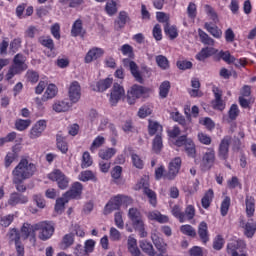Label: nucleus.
<instances>
[{
	"label": "nucleus",
	"instance_id": "obj_38",
	"mask_svg": "<svg viewBox=\"0 0 256 256\" xmlns=\"http://www.w3.org/2000/svg\"><path fill=\"white\" fill-rule=\"evenodd\" d=\"M164 33L170 37V39H177L179 33L177 27L171 26L169 23L164 24Z\"/></svg>",
	"mask_w": 256,
	"mask_h": 256
},
{
	"label": "nucleus",
	"instance_id": "obj_54",
	"mask_svg": "<svg viewBox=\"0 0 256 256\" xmlns=\"http://www.w3.org/2000/svg\"><path fill=\"white\" fill-rule=\"evenodd\" d=\"M136 191H139L143 189V192H145L146 189H149V177L144 176L140 179V181L135 186Z\"/></svg>",
	"mask_w": 256,
	"mask_h": 256
},
{
	"label": "nucleus",
	"instance_id": "obj_25",
	"mask_svg": "<svg viewBox=\"0 0 256 256\" xmlns=\"http://www.w3.org/2000/svg\"><path fill=\"white\" fill-rule=\"evenodd\" d=\"M148 133L153 137V135H161L163 133V126L155 120H149L148 123Z\"/></svg>",
	"mask_w": 256,
	"mask_h": 256
},
{
	"label": "nucleus",
	"instance_id": "obj_45",
	"mask_svg": "<svg viewBox=\"0 0 256 256\" xmlns=\"http://www.w3.org/2000/svg\"><path fill=\"white\" fill-rule=\"evenodd\" d=\"M213 190L209 189L204 197L202 198V207L204 209H209V206L211 205V201H213Z\"/></svg>",
	"mask_w": 256,
	"mask_h": 256
},
{
	"label": "nucleus",
	"instance_id": "obj_2",
	"mask_svg": "<svg viewBox=\"0 0 256 256\" xmlns=\"http://www.w3.org/2000/svg\"><path fill=\"white\" fill-rule=\"evenodd\" d=\"M129 204L131 203V198L123 195H118L113 197L112 199L109 200V202L106 204L104 208V215H109L113 213V211H117L119 207L123 204Z\"/></svg>",
	"mask_w": 256,
	"mask_h": 256
},
{
	"label": "nucleus",
	"instance_id": "obj_36",
	"mask_svg": "<svg viewBox=\"0 0 256 256\" xmlns=\"http://www.w3.org/2000/svg\"><path fill=\"white\" fill-rule=\"evenodd\" d=\"M66 203H69V198L67 196H65V194H64L63 197L58 198L56 200V204H55L56 213H63V211H65Z\"/></svg>",
	"mask_w": 256,
	"mask_h": 256
},
{
	"label": "nucleus",
	"instance_id": "obj_17",
	"mask_svg": "<svg viewBox=\"0 0 256 256\" xmlns=\"http://www.w3.org/2000/svg\"><path fill=\"white\" fill-rule=\"evenodd\" d=\"M105 50L102 48L94 47L90 49L85 56V63H92V61H97L100 57H103Z\"/></svg>",
	"mask_w": 256,
	"mask_h": 256
},
{
	"label": "nucleus",
	"instance_id": "obj_37",
	"mask_svg": "<svg viewBox=\"0 0 256 256\" xmlns=\"http://www.w3.org/2000/svg\"><path fill=\"white\" fill-rule=\"evenodd\" d=\"M204 27L208 31V33L212 34L216 39H219V37H221L222 32L217 26H215L209 22H206L204 24Z\"/></svg>",
	"mask_w": 256,
	"mask_h": 256
},
{
	"label": "nucleus",
	"instance_id": "obj_22",
	"mask_svg": "<svg viewBox=\"0 0 256 256\" xmlns=\"http://www.w3.org/2000/svg\"><path fill=\"white\" fill-rule=\"evenodd\" d=\"M241 227L244 229V235L246 237L251 238L253 235H255L256 231V222L253 220H249L248 222H240Z\"/></svg>",
	"mask_w": 256,
	"mask_h": 256
},
{
	"label": "nucleus",
	"instance_id": "obj_53",
	"mask_svg": "<svg viewBox=\"0 0 256 256\" xmlns=\"http://www.w3.org/2000/svg\"><path fill=\"white\" fill-rule=\"evenodd\" d=\"M93 165V159L91 158V154L89 152H84L82 156V169H87V167H91Z\"/></svg>",
	"mask_w": 256,
	"mask_h": 256
},
{
	"label": "nucleus",
	"instance_id": "obj_14",
	"mask_svg": "<svg viewBox=\"0 0 256 256\" xmlns=\"http://www.w3.org/2000/svg\"><path fill=\"white\" fill-rule=\"evenodd\" d=\"M214 163H215V149L208 148L202 157L201 167H204V169H211Z\"/></svg>",
	"mask_w": 256,
	"mask_h": 256
},
{
	"label": "nucleus",
	"instance_id": "obj_59",
	"mask_svg": "<svg viewBox=\"0 0 256 256\" xmlns=\"http://www.w3.org/2000/svg\"><path fill=\"white\" fill-rule=\"evenodd\" d=\"M131 159H132V163L134 165V167H136V169H143V159H141V157L137 154H132L131 155Z\"/></svg>",
	"mask_w": 256,
	"mask_h": 256
},
{
	"label": "nucleus",
	"instance_id": "obj_4",
	"mask_svg": "<svg viewBox=\"0 0 256 256\" xmlns=\"http://www.w3.org/2000/svg\"><path fill=\"white\" fill-rule=\"evenodd\" d=\"M48 179L57 183L59 189L65 190L67 187H69V177H67V175H65V173L59 169H55L49 173Z\"/></svg>",
	"mask_w": 256,
	"mask_h": 256
},
{
	"label": "nucleus",
	"instance_id": "obj_56",
	"mask_svg": "<svg viewBox=\"0 0 256 256\" xmlns=\"http://www.w3.org/2000/svg\"><path fill=\"white\" fill-rule=\"evenodd\" d=\"M239 113V106H237V104H232L228 112L229 119H231V121H235V119L239 117Z\"/></svg>",
	"mask_w": 256,
	"mask_h": 256
},
{
	"label": "nucleus",
	"instance_id": "obj_13",
	"mask_svg": "<svg viewBox=\"0 0 256 256\" xmlns=\"http://www.w3.org/2000/svg\"><path fill=\"white\" fill-rule=\"evenodd\" d=\"M123 65L124 67H129L131 74L138 83H143V76H141V72H139V66H137V63L126 58L123 60Z\"/></svg>",
	"mask_w": 256,
	"mask_h": 256
},
{
	"label": "nucleus",
	"instance_id": "obj_20",
	"mask_svg": "<svg viewBox=\"0 0 256 256\" xmlns=\"http://www.w3.org/2000/svg\"><path fill=\"white\" fill-rule=\"evenodd\" d=\"M52 109L55 113H65L71 109V103L67 100H56L52 105Z\"/></svg>",
	"mask_w": 256,
	"mask_h": 256
},
{
	"label": "nucleus",
	"instance_id": "obj_32",
	"mask_svg": "<svg viewBox=\"0 0 256 256\" xmlns=\"http://www.w3.org/2000/svg\"><path fill=\"white\" fill-rule=\"evenodd\" d=\"M184 147L188 157H191L192 159H195V157H197V148L195 147V143L192 139H188Z\"/></svg>",
	"mask_w": 256,
	"mask_h": 256
},
{
	"label": "nucleus",
	"instance_id": "obj_19",
	"mask_svg": "<svg viewBox=\"0 0 256 256\" xmlns=\"http://www.w3.org/2000/svg\"><path fill=\"white\" fill-rule=\"evenodd\" d=\"M23 71H27V66H23L21 64H17V62H13V65L10 66L8 73L6 74L7 81H10V79L12 77H15V75L23 73Z\"/></svg>",
	"mask_w": 256,
	"mask_h": 256
},
{
	"label": "nucleus",
	"instance_id": "obj_3",
	"mask_svg": "<svg viewBox=\"0 0 256 256\" xmlns=\"http://www.w3.org/2000/svg\"><path fill=\"white\" fill-rule=\"evenodd\" d=\"M37 231H39V239L47 241L53 237L55 233V226L51 222L42 221L37 223Z\"/></svg>",
	"mask_w": 256,
	"mask_h": 256
},
{
	"label": "nucleus",
	"instance_id": "obj_30",
	"mask_svg": "<svg viewBox=\"0 0 256 256\" xmlns=\"http://www.w3.org/2000/svg\"><path fill=\"white\" fill-rule=\"evenodd\" d=\"M111 85H113L112 78H106L103 80H99L96 83L95 91H99L100 93H103V91H107V89H109V87H111Z\"/></svg>",
	"mask_w": 256,
	"mask_h": 256
},
{
	"label": "nucleus",
	"instance_id": "obj_1",
	"mask_svg": "<svg viewBox=\"0 0 256 256\" xmlns=\"http://www.w3.org/2000/svg\"><path fill=\"white\" fill-rule=\"evenodd\" d=\"M37 173V165L26 158H22L12 170V183L16 191L25 193L27 186L23 183L31 179Z\"/></svg>",
	"mask_w": 256,
	"mask_h": 256
},
{
	"label": "nucleus",
	"instance_id": "obj_61",
	"mask_svg": "<svg viewBox=\"0 0 256 256\" xmlns=\"http://www.w3.org/2000/svg\"><path fill=\"white\" fill-rule=\"evenodd\" d=\"M220 57L223 61H225V63H228V64L235 63V56L231 55L229 51H226V52L221 51Z\"/></svg>",
	"mask_w": 256,
	"mask_h": 256
},
{
	"label": "nucleus",
	"instance_id": "obj_7",
	"mask_svg": "<svg viewBox=\"0 0 256 256\" xmlns=\"http://www.w3.org/2000/svg\"><path fill=\"white\" fill-rule=\"evenodd\" d=\"M231 141L233 138L229 135L224 136L218 146V157L221 161H227L229 159V147H231Z\"/></svg>",
	"mask_w": 256,
	"mask_h": 256
},
{
	"label": "nucleus",
	"instance_id": "obj_47",
	"mask_svg": "<svg viewBox=\"0 0 256 256\" xmlns=\"http://www.w3.org/2000/svg\"><path fill=\"white\" fill-rule=\"evenodd\" d=\"M198 33H199L200 40L204 45H215V40L209 37V34L205 33V31L199 29Z\"/></svg>",
	"mask_w": 256,
	"mask_h": 256
},
{
	"label": "nucleus",
	"instance_id": "obj_34",
	"mask_svg": "<svg viewBox=\"0 0 256 256\" xmlns=\"http://www.w3.org/2000/svg\"><path fill=\"white\" fill-rule=\"evenodd\" d=\"M191 87H193V89L189 90L190 97H201V93L199 92L201 82H199L197 78L191 80Z\"/></svg>",
	"mask_w": 256,
	"mask_h": 256
},
{
	"label": "nucleus",
	"instance_id": "obj_46",
	"mask_svg": "<svg viewBox=\"0 0 256 256\" xmlns=\"http://www.w3.org/2000/svg\"><path fill=\"white\" fill-rule=\"evenodd\" d=\"M183 223L185 221H191L195 217V207L193 205H188L183 212Z\"/></svg>",
	"mask_w": 256,
	"mask_h": 256
},
{
	"label": "nucleus",
	"instance_id": "obj_15",
	"mask_svg": "<svg viewBox=\"0 0 256 256\" xmlns=\"http://www.w3.org/2000/svg\"><path fill=\"white\" fill-rule=\"evenodd\" d=\"M68 95L72 103L79 102V99H81V85H79V82L74 81L70 84Z\"/></svg>",
	"mask_w": 256,
	"mask_h": 256
},
{
	"label": "nucleus",
	"instance_id": "obj_48",
	"mask_svg": "<svg viewBox=\"0 0 256 256\" xmlns=\"http://www.w3.org/2000/svg\"><path fill=\"white\" fill-rule=\"evenodd\" d=\"M143 193L148 197L150 205H152V207H157V194L155 191L148 188L144 190Z\"/></svg>",
	"mask_w": 256,
	"mask_h": 256
},
{
	"label": "nucleus",
	"instance_id": "obj_58",
	"mask_svg": "<svg viewBox=\"0 0 256 256\" xmlns=\"http://www.w3.org/2000/svg\"><path fill=\"white\" fill-rule=\"evenodd\" d=\"M128 217L132 222L142 219L141 212H139L137 208H130L128 212Z\"/></svg>",
	"mask_w": 256,
	"mask_h": 256
},
{
	"label": "nucleus",
	"instance_id": "obj_27",
	"mask_svg": "<svg viewBox=\"0 0 256 256\" xmlns=\"http://www.w3.org/2000/svg\"><path fill=\"white\" fill-rule=\"evenodd\" d=\"M57 93V86L55 84H49L42 96V101H49V99H54V97H57Z\"/></svg>",
	"mask_w": 256,
	"mask_h": 256
},
{
	"label": "nucleus",
	"instance_id": "obj_18",
	"mask_svg": "<svg viewBox=\"0 0 256 256\" xmlns=\"http://www.w3.org/2000/svg\"><path fill=\"white\" fill-rule=\"evenodd\" d=\"M213 93L215 96V100L213 101L214 109L223 111V109H225V102H223V99H221V97H223V92L219 88L214 87Z\"/></svg>",
	"mask_w": 256,
	"mask_h": 256
},
{
	"label": "nucleus",
	"instance_id": "obj_63",
	"mask_svg": "<svg viewBox=\"0 0 256 256\" xmlns=\"http://www.w3.org/2000/svg\"><path fill=\"white\" fill-rule=\"evenodd\" d=\"M198 141L202 145H211V137L203 132L198 133Z\"/></svg>",
	"mask_w": 256,
	"mask_h": 256
},
{
	"label": "nucleus",
	"instance_id": "obj_33",
	"mask_svg": "<svg viewBox=\"0 0 256 256\" xmlns=\"http://www.w3.org/2000/svg\"><path fill=\"white\" fill-rule=\"evenodd\" d=\"M156 64L162 71H167L171 67L169 64V59L165 57L164 55H158L155 57Z\"/></svg>",
	"mask_w": 256,
	"mask_h": 256
},
{
	"label": "nucleus",
	"instance_id": "obj_10",
	"mask_svg": "<svg viewBox=\"0 0 256 256\" xmlns=\"http://www.w3.org/2000/svg\"><path fill=\"white\" fill-rule=\"evenodd\" d=\"M24 192H12L8 198L7 205L17 207V205H27L29 197L23 194Z\"/></svg>",
	"mask_w": 256,
	"mask_h": 256
},
{
	"label": "nucleus",
	"instance_id": "obj_11",
	"mask_svg": "<svg viewBox=\"0 0 256 256\" xmlns=\"http://www.w3.org/2000/svg\"><path fill=\"white\" fill-rule=\"evenodd\" d=\"M181 169V158L176 157L174 158L168 166V172L165 175L166 179H169V181H173L175 177L179 174V170Z\"/></svg>",
	"mask_w": 256,
	"mask_h": 256
},
{
	"label": "nucleus",
	"instance_id": "obj_28",
	"mask_svg": "<svg viewBox=\"0 0 256 256\" xmlns=\"http://www.w3.org/2000/svg\"><path fill=\"white\" fill-rule=\"evenodd\" d=\"M217 53V50L215 48L206 47L203 48L197 55L196 59L198 61H205V59H208V57H211L212 55H215Z\"/></svg>",
	"mask_w": 256,
	"mask_h": 256
},
{
	"label": "nucleus",
	"instance_id": "obj_40",
	"mask_svg": "<svg viewBox=\"0 0 256 256\" xmlns=\"http://www.w3.org/2000/svg\"><path fill=\"white\" fill-rule=\"evenodd\" d=\"M204 11L208 17L213 21V23H219V17L217 16V12H215V9L211 7L209 4L204 5Z\"/></svg>",
	"mask_w": 256,
	"mask_h": 256
},
{
	"label": "nucleus",
	"instance_id": "obj_9",
	"mask_svg": "<svg viewBox=\"0 0 256 256\" xmlns=\"http://www.w3.org/2000/svg\"><path fill=\"white\" fill-rule=\"evenodd\" d=\"M246 247L247 245L243 240L233 241L228 244L227 251L231 256H247V254L243 253Z\"/></svg>",
	"mask_w": 256,
	"mask_h": 256
},
{
	"label": "nucleus",
	"instance_id": "obj_57",
	"mask_svg": "<svg viewBox=\"0 0 256 256\" xmlns=\"http://www.w3.org/2000/svg\"><path fill=\"white\" fill-rule=\"evenodd\" d=\"M29 125H31V120L19 119L15 123V127L18 131H25Z\"/></svg>",
	"mask_w": 256,
	"mask_h": 256
},
{
	"label": "nucleus",
	"instance_id": "obj_8",
	"mask_svg": "<svg viewBox=\"0 0 256 256\" xmlns=\"http://www.w3.org/2000/svg\"><path fill=\"white\" fill-rule=\"evenodd\" d=\"M36 231L37 223L31 224L29 222H25L20 228L21 239H23V241H27V239H30V241H33L35 243Z\"/></svg>",
	"mask_w": 256,
	"mask_h": 256
},
{
	"label": "nucleus",
	"instance_id": "obj_29",
	"mask_svg": "<svg viewBox=\"0 0 256 256\" xmlns=\"http://www.w3.org/2000/svg\"><path fill=\"white\" fill-rule=\"evenodd\" d=\"M117 153V150L115 148H103L99 150V157L100 159H103V161H109V159H112L115 157V154Z\"/></svg>",
	"mask_w": 256,
	"mask_h": 256
},
{
	"label": "nucleus",
	"instance_id": "obj_62",
	"mask_svg": "<svg viewBox=\"0 0 256 256\" xmlns=\"http://www.w3.org/2000/svg\"><path fill=\"white\" fill-rule=\"evenodd\" d=\"M26 79L27 81H30V83H37V81H39V73L33 70H28L26 73Z\"/></svg>",
	"mask_w": 256,
	"mask_h": 256
},
{
	"label": "nucleus",
	"instance_id": "obj_16",
	"mask_svg": "<svg viewBox=\"0 0 256 256\" xmlns=\"http://www.w3.org/2000/svg\"><path fill=\"white\" fill-rule=\"evenodd\" d=\"M83 193V184L81 182H74L64 195L68 199H79L81 197V194Z\"/></svg>",
	"mask_w": 256,
	"mask_h": 256
},
{
	"label": "nucleus",
	"instance_id": "obj_23",
	"mask_svg": "<svg viewBox=\"0 0 256 256\" xmlns=\"http://www.w3.org/2000/svg\"><path fill=\"white\" fill-rule=\"evenodd\" d=\"M72 37H83L85 35V30L83 29V20L77 19L71 29Z\"/></svg>",
	"mask_w": 256,
	"mask_h": 256
},
{
	"label": "nucleus",
	"instance_id": "obj_35",
	"mask_svg": "<svg viewBox=\"0 0 256 256\" xmlns=\"http://www.w3.org/2000/svg\"><path fill=\"white\" fill-rule=\"evenodd\" d=\"M170 89H171V82L164 81L160 84L159 96L161 97V99H167V95H169Z\"/></svg>",
	"mask_w": 256,
	"mask_h": 256
},
{
	"label": "nucleus",
	"instance_id": "obj_60",
	"mask_svg": "<svg viewBox=\"0 0 256 256\" xmlns=\"http://www.w3.org/2000/svg\"><path fill=\"white\" fill-rule=\"evenodd\" d=\"M57 147L61 153H67L69 151V146L67 145V142L63 140L61 137H57Z\"/></svg>",
	"mask_w": 256,
	"mask_h": 256
},
{
	"label": "nucleus",
	"instance_id": "obj_52",
	"mask_svg": "<svg viewBox=\"0 0 256 256\" xmlns=\"http://www.w3.org/2000/svg\"><path fill=\"white\" fill-rule=\"evenodd\" d=\"M105 144V137L103 136H98L94 139V141L92 142V145L90 147V151L92 153H95L96 149H99V147H101L102 145Z\"/></svg>",
	"mask_w": 256,
	"mask_h": 256
},
{
	"label": "nucleus",
	"instance_id": "obj_49",
	"mask_svg": "<svg viewBox=\"0 0 256 256\" xmlns=\"http://www.w3.org/2000/svg\"><path fill=\"white\" fill-rule=\"evenodd\" d=\"M229 207H231V198L225 197L221 203L220 211L222 217H225L229 213Z\"/></svg>",
	"mask_w": 256,
	"mask_h": 256
},
{
	"label": "nucleus",
	"instance_id": "obj_44",
	"mask_svg": "<svg viewBox=\"0 0 256 256\" xmlns=\"http://www.w3.org/2000/svg\"><path fill=\"white\" fill-rule=\"evenodd\" d=\"M39 43L43 45V47H46L47 49H50V51H53L55 49V43H53V39L49 36H42L39 38Z\"/></svg>",
	"mask_w": 256,
	"mask_h": 256
},
{
	"label": "nucleus",
	"instance_id": "obj_55",
	"mask_svg": "<svg viewBox=\"0 0 256 256\" xmlns=\"http://www.w3.org/2000/svg\"><path fill=\"white\" fill-rule=\"evenodd\" d=\"M171 213L176 219H179L180 223H183V209L179 207V205H174L172 207Z\"/></svg>",
	"mask_w": 256,
	"mask_h": 256
},
{
	"label": "nucleus",
	"instance_id": "obj_43",
	"mask_svg": "<svg viewBox=\"0 0 256 256\" xmlns=\"http://www.w3.org/2000/svg\"><path fill=\"white\" fill-rule=\"evenodd\" d=\"M78 179L80 181H97V178L95 177V174L91 170L83 171L79 174Z\"/></svg>",
	"mask_w": 256,
	"mask_h": 256
},
{
	"label": "nucleus",
	"instance_id": "obj_41",
	"mask_svg": "<svg viewBox=\"0 0 256 256\" xmlns=\"http://www.w3.org/2000/svg\"><path fill=\"white\" fill-rule=\"evenodd\" d=\"M105 11L109 17H113V15L117 14V2L111 0L106 3Z\"/></svg>",
	"mask_w": 256,
	"mask_h": 256
},
{
	"label": "nucleus",
	"instance_id": "obj_6",
	"mask_svg": "<svg viewBox=\"0 0 256 256\" xmlns=\"http://www.w3.org/2000/svg\"><path fill=\"white\" fill-rule=\"evenodd\" d=\"M125 97V88L119 83H114L110 90L109 103L115 107Z\"/></svg>",
	"mask_w": 256,
	"mask_h": 256
},
{
	"label": "nucleus",
	"instance_id": "obj_39",
	"mask_svg": "<svg viewBox=\"0 0 256 256\" xmlns=\"http://www.w3.org/2000/svg\"><path fill=\"white\" fill-rule=\"evenodd\" d=\"M140 248L147 255L155 256V249H153V244H151L150 242H147L145 240L140 241Z\"/></svg>",
	"mask_w": 256,
	"mask_h": 256
},
{
	"label": "nucleus",
	"instance_id": "obj_24",
	"mask_svg": "<svg viewBox=\"0 0 256 256\" xmlns=\"http://www.w3.org/2000/svg\"><path fill=\"white\" fill-rule=\"evenodd\" d=\"M148 219L150 221H157L158 223H168L169 217L166 215L161 214L158 210L150 211L147 213Z\"/></svg>",
	"mask_w": 256,
	"mask_h": 256
},
{
	"label": "nucleus",
	"instance_id": "obj_5",
	"mask_svg": "<svg viewBox=\"0 0 256 256\" xmlns=\"http://www.w3.org/2000/svg\"><path fill=\"white\" fill-rule=\"evenodd\" d=\"M149 92V89L140 86V85H133L128 91H127V103L129 105H135V102L137 99H141L143 95H146V93Z\"/></svg>",
	"mask_w": 256,
	"mask_h": 256
},
{
	"label": "nucleus",
	"instance_id": "obj_26",
	"mask_svg": "<svg viewBox=\"0 0 256 256\" xmlns=\"http://www.w3.org/2000/svg\"><path fill=\"white\" fill-rule=\"evenodd\" d=\"M198 235H199L202 243L209 242V229L207 226V222H201L198 225Z\"/></svg>",
	"mask_w": 256,
	"mask_h": 256
},
{
	"label": "nucleus",
	"instance_id": "obj_12",
	"mask_svg": "<svg viewBox=\"0 0 256 256\" xmlns=\"http://www.w3.org/2000/svg\"><path fill=\"white\" fill-rule=\"evenodd\" d=\"M47 129V121L39 120L37 121L30 130V139H39L43 135V131Z\"/></svg>",
	"mask_w": 256,
	"mask_h": 256
},
{
	"label": "nucleus",
	"instance_id": "obj_21",
	"mask_svg": "<svg viewBox=\"0 0 256 256\" xmlns=\"http://www.w3.org/2000/svg\"><path fill=\"white\" fill-rule=\"evenodd\" d=\"M128 21L129 14L125 11H120L117 19L114 21V28L116 29V31H119V29H123V27L127 25Z\"/></svg>",
	"mask_w": 256,
	"mask_h": 256
},
{
	"label": "nucleus",
	"instance_id": "obj_64",
	"mask_svg": "<svg viewBox=\"0 0 256 256\" xmlns=\"http://www.w3.org/2000/svg\"><path fill=\"white\" fill-rule=\"evenodd\" d=\"M17 159V154L15 152H8L5 157V167H11V164Z\"/></svg>",
	"mask_w": 256,
	"mask_h": 256
},
{
	"label": "nucleus",
	"instance_id": "obj_51",
	"mask_svg": "<svg viewBox=\"0 0 256 256\" xmlns=\"http://www.w3.org/2000/svg\"><path fill=\"white\" fill-rule=\"evenodd\" d=\"M163 149V138L161 134H157L153 140V151L159 153Z\"/></svg>",
	"mask_w": 256,
	"mask_h": 256
},
{
	"label": "nucleus",
	"instance_id": "obj_31",
	"mask_svg": "<svg viewBox=\"0 0 256 256\" xmlns=\"http://www.w3.org/2000/svg\"><path fill=\"white\" fill-rule=\"evenodd\" d=\"M246 215L248 217H253L255 215V199L251 196H246Z\"/></svg>",
	"mask_w": 256,
	"mask_h": 256
},
{
	"label": "nucleus",
	"instance_id": "obj_42",
	"mask_svg": "<svg viewBox=\"0 0 256 256\" xmlns=\"http://www.w3.org/2000/svg\"><path fill=\"white\" fill-rule=\"evenodd\" d=\"M180 231L183 235H187L188 237H197V231L189 224L182 225Z\"/></svg>",
	"mask_w": 256,
	"mask_h": 256
},
{
	"label": "nucleus",
	"instance_id": "obj_50",
	"mask_svg": "<svg viewBox=\"0 0 256 256\" xmlns=\"http://www.w3.org/2000/svg\"><path fill=\"white\" fill-rule=\"evenodd\" d=\"M13 221H15V215L14 214H8L5 216L0 217V225L1 227H9V225H11V223H13Z\"/></svg>",
	"mask_w": 256,
	"mask_h": 256
}]
</instances>
